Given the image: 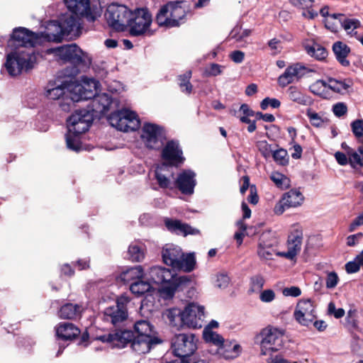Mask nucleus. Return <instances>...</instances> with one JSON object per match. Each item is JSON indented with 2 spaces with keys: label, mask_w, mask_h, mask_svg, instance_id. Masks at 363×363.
Segmentation results:
<instances>
[{
  "label": "nucleus",
  "mask_w": 363,
  "mask_h": 363,
  "mask_svg": "<svg viewBox=\"0 0 363 363\" xmlns=\"http://www.w3.org/2000/svg\"><path fill=\"white\" fill-rule=\"evenodd\" d=\"M96 339L109 344L112 347L118 348H123L131 342L133 350L139 354L149 352L153 346L161 342L158 337H134L133 333L128 330H116L98 336Z\"/></svg>",
  "instance_id": "obj_1"
},
{
  "label": "nucleus",
  "mask_w": 363,
  "mask_h": 363,
  "mask_svg": "<svg viewBox=\"0 0 363 363\" xmlns=\"http://www.w3.org/2000/svg\"><path fill=\"white\" fill-rule=\"evenodd\" d=\"M94 120L93 113L81 110L72 114L67 121V133L66 144L67 148L79 152L82 149L80 135L86 133Z\"/></svg>",
  "instance_id": "obj_2"
},
{
  "label": "nucleus",
  "mask_w": 363,
  "mask_h": 363,
  "mask_svg": "<svg viewBox=\"0 0 363 363\" xmlns=\"http://www.w3.org/2000/svg\"><path fill=\"white\" fill-rule=\"evenodd\" d=\"M146 275L155 284L162 285L160 294L164 299L172 298L176 291L189 281L186 277H177L173 270L160 266L150 267Z\"/></svg>",
  "instance_id": "obj_3"
},
{
  "label": "nucleus",
  "mask_w": 363,
  "mask_h": 363,
  "mask_svg": "<svg viewBox=\"0 0 363 363\" xmlns=\"http://www.w3.org/2000/svg\"><path fill=\"white\" fill-rule=\"evenodd\" d=\"M163 262L173 269L190 272L194 269L196 259L194 253L184 254L182 249L172 244H167L162 249Z\"/></svg>",
  "instance_id": "obj_4"
},
{
  "label": "nucleus",
  "mask_w": 363,
  "mask_h": 363,
  "mask_svg": "<svg viewBox=\"0 0 363 363\" xmlns=\"http://www.w3.org/2000/svg\"><path fill=\"white\" fill-rule=\"evenodd\" d=\"M50 26L56 28L57 33H48L47 36L50 40L55 42H61L64 35L79 36L82 28L79 15L74 13L63 15L60 22H54Z\"/></svg>",
  "instance_id": "obj_5"
},
{
  "label": "nucleus",
  "mask_w": 363,
  "mask_h": 363,
  "mask_svg": "<svg viewBox=\"0 0 363 363\" xmlns=\"http://www.w3.org/2000/svg\"><path fill=\"white\" fill-rule=\"evenodd\" d=\"M50 52L54 53L65 62H71L81 67L89 68L92 63V59L89 55L75 43L51 49Z\"/></svg>",
  "instance_id": "obj_6"
},
{
  "label": "nucleus",
  "mask_w": 363,
  "mask_h": 363,
  "mask_svg": "<svg viewBox=\"0 0 363 363\" xmlns=\"http://www.w3.org/2000/svg\"><path fill=\"white\" fill-rule=\"evenodd\" d=\"M255 342L259 345L262 355L271 354L282 347L283 333L276 328L267 327L255 337Z\"/></svg>",
  "instance_id": "obj_7"
},
{
  "label": "nucleus",
  "mask_w": 363,
  "mask_h": 363,
  "mask_svg": "<svg viewBox=\"0 0 363 363\" xmlns=\"http://www.w3.org/2000/svg\"><path fill=\"white\" fill-rule=\"evenodd\" d=\"M108 121L111 126L123 132L134 131L140 125L137 113L128 109L115 110L108 116Z\"/></svg>",
  "instance_id": "obj_8"
},
{
  "label": "nucleus",
  "mask_w": 363,
  "mask_h": 363,
  "mask_svg": "<svg viewBox=\"0 0 363 363\" xmlns=\"http://www.w3.org/2000/svg\"><path fill=\"white\" fill-rule=\"evenodd\" d=\"M100 88L101 83L97 79L82 75L79 79L65 78L55 88L48 89L47 91H98Z\"/></svg>",
  "instance_id": "obj_9"
},
{
  "label": "nucleus",
  "mask_w": 363,
  "mask_h": 363,
  "mask_svg": "<svg viewBox=\"0 0 363 363\" xmlns=\"http://www.w3.org/2000/svg\"><path fill=\"white\" fill-rule=\"evenodd\" d=\"M131 11L125 6L111 4L107 7L105 17L109 26L118 31H123L130 22Z\"/></svg>",
  "instance_id": "obj_10"
},
{
  "label": "nucleus",
  "mask_w": 363,
  "mask_h": 363,
  "mask_svg": "<svg viewBox=\"0 0 363 363\" xmlns=\"http://www.w3.org/2000/svg\"><path fill=\"white\" fill-rule=\"evenodd\" d=\"M89 96L86 101H89V106L92 112L99 114H105L108 111H113L118 108L119 103L118 100L113 99L111 94L107 92H93V94H86Z\"/></svg>",
  "instance_id": "obj_11"
},
{
  "label": "nucleus",
  "mask_w": 363,
  "mask_h": 363,
  "mask_svg": "<svg viewBox=\"0 0 363 363\" xmlns=\"http://www.w3.org/2000/svg\"><path fill=\"white\" fill-rule=\"evenodd\" d=\"M130 298L126 296H121L116 300V305L106 308L104 311L103 319L114 326H120L127 320L128 314L127 304Z\"/></svg>",
  "instance_id": "obj_12"
},
{
  "label": "nucleus",
  "mask_w": 363,
  "mask_h": 363,
  "mask_svg": "<svg viewBox=\"0 0 363 363\" xmlns=\"http://www.w3.org/2000/svg\"><path fill=\"white\" fill-rule=\"evenodd\" d=\"M152 21V16L146 9H138L134 11H131L127 28H129L130 35H142L149 29Z\"/></svg>",
  "instance_id": "obj_13"
},
{
  "label": "nucleus",
  "mask_w": 363,
  "mask_h": 363,
  "mask_svg": "<svg viewBox=\"0 0 363 363\" xmlns=\"http://www.w3.org/2000/svg\"><path fill=\"white\" fill-rule=\"evenodd\" d=\"M312 72L309 67L301 62H296L289 65L284 73L278 78V84L282 88L293 83H296L303 77Z\"/></svg>",
  "instance_id": "obj_14"
},
{
  "label": "nucleus",
  "mask_w": 363,
  "mask_h": 363,
  "mask_svg": "<svg viewBox=\"0 0 363 363\" xmlns=\"http://www.w3.org/2000/svg\"><path fill=\"white\" fill-rule=\"evenodd\" d=\"M302 240L303 231L301 227L298 224L293 225L288 236L287 251L277 252V255L293 260L301 251Z\"/></svg>",
  "instance_id": "obj_15"
},
{
  "label": "nucleus",
  "mask_w": 363,
  "mask_h": 363,
  "mask_svg": "<svg viewBox=\"0 0 363 363\" xmlns=\"http://www.w3.org/2000/svg\"><path fill=\"white\" fill-rule=\"evenodd\" d=\"M40 36L34 32L23 27L13 30V34L9 40V46L32 48L39 43Z\"/></svg>",
  "instance_id": "obj_16"
},
{
  "label": "nucleus",
  "mask_w": 363,
  "mask_h": 363,
  "mask_svg": "<svg viewBox=\"0 0 363 363\" xmlns=\"http://www.w3.org/2000/svg\"><path fill=\"white\" fill-rule=\"evenodd\" d=\"M194 335L179 334L172 340V347L176 356L184 358L191 355L196 349Z\"/></svg>",
  "instance_id": "obj_17"
},
{
  "label": "nucleus",
  "mask_w": 363,
  "mask_h": 363,
  "mask_svg": "<svg viewBox=\"0 0 363 363\" xmlns=\"http://www.w3.org/2000/svg\"><path fill=\"white\" fill-rule=\"evenodd\" d=\"M5 67L11 76L20 74L23 69L32 68L31 57L29 55L13 52L7 55Z\"/></svg>",
  "instance_id": "obj_18"
},
{
  "label": "nucleus",
  "mask_w": 363,
  "mask_h": 363,
  "mask_svg": "<svg viewBox=\"0 0 363 363\" xmlns=\"http://www.w3.org/2000/svg\"><path fill=\"white\" fill-rule=\"evenodd\" d=\"M48 97L52 99L57 100L58 104L64 111H69L76 103L86 101L89 96L86 94H93V92H61L57 95L55 92H48Z\"/></svg>",
  "instance_id": "obj_19"
},
{
  "label": "nucleus",
  "mask_w": 363,
  "mask_h": 363,
  "mask_svg": "<svg viewBox=\"0 0 363 363\" xmlns=\"http://www.w3.org/2000/svg\"><path fill=\"white\" fill-rule=\"evenodd\" d=\"M204 318V308L197 303H190L183 310L184 325L189 328H201Z\"/></svg>",
  "instance_id": "obj_20"
},
{
  "label": "nucleus",
  "mask_w": 363,
  "mask_h": 363,
  "mask_svg": "<svg viewBox=\"0 0 363 363\" xmlns=\"http://www.w3.org/2000/svg\"><path fill=\"white\" fill-rule=\"evenodd\" d=\"M65 3L69 11L89 21H94L100 16L99 11L91 9L89 0H65Z\"/></svg>",
  "instance_id": "obj_21"
},
{
  "label": "nucleus",
  "mask_w": 363,
  "mask_h": 363,
  "mask_svg": "<svg viewBox=\"0 0 363 363\" xmlns=\"http://www.w3.org/2000/svg\"><path fill=\"white\" fill-rule=\"evenodd\" d=\"M294 317L303 325H308L311 323L315 318L313 302L310 299L301 300L297 303Z\"/></svg>",
  "instance_id": "obj_22"
},
{
  "label": "nucleus",
  "mask_w": 363,
  "mask_h": 363,
  "mask_svg": "<svg viewBox=\"0 0 363 363\" xmlns=\"http://www.w3.org/2000/svg\"><path fill=\"white\" fill-rule=\"evenodd\" d=\"M162 159L168 165L177 166L183 163L184 158L182 156L178 142L170 140L167 143L162 152Z\"/></svg>",
  "instance_id": "obj_23"
},
{
  "label": "nucleus",
  "mask_w": 363,
  "mask_h": 363,
  "mask_svg": "<svg viewBox=\"0 0 363 363\" xmlns=\"http://www.w3.org/2000/svg\"><path fill=\"white\" fill-rule=\"evenodd\" d=\"M195 177L196 174L193 171L184 169L178 174L174 185L182 194L191 195L196 184Z\"/></svg>",
  "instance_id": "obj_24"
},
{
  "label": "nucleus",
  "mask_w": 363,
  "mask_h": 363,
  "mask_svg": "<svg viewBox=\"0 0 363 363\" xmlns=\"http://www.w3.org/2000/svg\"><path fill=\"white\" fill-rule=\"evenodd\" d=\"M141 137L147 147L157 148L160 145L162 130L155 124L146 123L143 128Z\"/></svg>",
  "instance_id": "obj_25"
},
{
  "label": "nucleus",
  "mask_w": 363,
  "mask_h": 363,
  "mask_svg": "<svg viewBox=\"0 0 363 363\" xmlns=\"http://www.w3.org/2000/svg\"><path fill=\"white\" fill-rule=\"evenodd\" d=\"M164 224L168 230L174 233L177 235H196L199 233L198 229L192 228L191 225L183 223L179 220H174L171 218H165Z\"/></svg>",
  "instance_id": "obj_26"
},
{
  "label": "nucleus",
  "mask_w": 363,
  "mask_h": 363,
  "mask_svg": "<svg viewBox=\"0 0 363 363\" xmlns=\"http://www.w3.org/2000/svg\"><path fill=\"white\" fill-rule=\"evenodd\" d=\"M164 224L168 230L174 233L177 235H196L199 233L198 229L192 228L191 225L183 223L179 220H174L171 218H165Z\"/></svg>",
  "instance_id": "obj_27"
},
{
  "label": "nucleus",
  "mask_w": 363,
  "mask_h": 363,
  "mask_svg": "<svg viewBox=\"0 0 363 363\" xmlns=\"http://www.w3.org/2000/svg\"><path fill=\"white\" fill-rule=\"evenodd\" d=\"M353 82L351 79H347L344 80H337L335 79H329L327 82L324 80H318L316 85L318 89H328L331 91H342L352 88Z\"/></svg>",
  "instance_id": "obj_28"
},
{
  "label": "nucleus",
  "mask_w": 363,
  "mask_h": 363,
  "mask_svg": "<svg viewBox=\"0 0 363 363\" xmlns=\"http://www.w3.org/2000/svg\"><path fill=\"white\" fill-rule=\"evenodd\" d=\"M172 1L164 5L156 16V22L159 26L167 28L177 27V20L172 18L171 13Z\"/></svg>",
  "instance_id": "obj_29"
},
{
  "label": "nucleus",
  "mask_w": 363,
  "mask_h": 363,
  "mask_svg": "<svg viewBox=\"0 0 363 363\" xmlns=\"http://www.w3.org/2000/svg\"><path fill=\"white\" fill-rule=\"evenodd\" d=\"M56 334L62 340H72L80 334V330L73 323H63L57 326Z\"/></svg>",
  "instance_id": "obj_30"
},
{
  "label": "nucleus",
  "mask_w": 363,
  "mask_h": 363,
  "mask_svg": "<svg viewBox=\"0 0 363 363\" xmlns=\"http://www.w3.org/2000/svg\"><path fill=\"white\" fill-rule=\"evenodd\" d=\"M240 352V345L235 342H225L217 348L216 354L225 359H232L237 357Z\"/></svg>",
  "instance_id": "obj_31"
},
{
  "label": "nucleus",
  "mask_w": 363,
  "mask_h": 363,
  "mask_svg": "<svg viewBox=\"0 0 363 363\" xmlns=\"http://www.w3.org/2000/svg\"><path fill=\"white\" fill-rule=\"evenodd\" d=\"M167 168L168 164L163 163L157 167L155 172V179L159 186L163 189L172 188L170 180V177H172V174L167 171Z\"/></svg>",
  "instance_id": "obj_32"
},
{
  "label": "nucleus",
  "mask_w": 363,
  "mask_h": 363,
  "mask_svg": "<svg viewBox=\"0 0 363 363\" xmlns=\"http://www.w3.org/2000/svg\"><path fill=\"white\" fill-rule=\"evenodd\" d=\"M282 198L284 199V203L286 205V208L298 207L304 201V196L298 189H291L285 193Z\"/></svg>",
  "instance_id": "obj_33"
},
{
  "label": "nucleus",
  "mask_w": 363,
  "mask_h": 363,
  "mask_svg": "<svg viewBox=\"0 0 363 363\" xmlns=\"http://www.w3.org/2000/svg\"><path fill=\"white\" fill-rule=\"evenodd\" d=\"M333 50L337 61L344 67L350 65L347 57L350 52V48L345 43L337 41L333 44Z\"/></svg>",
  "instance_id": "obj_34"
},
{
  "label": "nucleus",
  "mask_w": 363,
  "mask_h": 363,
  "mask_svg": "<svg viewBox=\"0 0 363 363\" xmlns=\"http://www.w3.org/2000/svg\"><path fill=\"white\" fill-rule=\"evenodd\" d=\"M164 316L169 320V324L178 329L184 325V320L183 318V311L179 308H173L167 310Z\"/></svg>",
  "instance_id": "obj_35"
},
{
  "label": "nucleus",
  "mask_w": 363,
  "mask_h": 363,
  "mask_svg": "<svg viewBox=\"0 0 363 363\" xmlns=\"http://www.w3.org/2000/svg\"><path fill=\"white\" fill-rule=\"evenodd\" d=\"M82 307L77 304L67 303L60 310V316L64 319H74L80 316Z\"/></svg>",
  "instance_id": "obj_36"
},
{
  "label": "nucleus",
  "mask_w": 363,
  "mask_h": 363,
  "mask_svg": "<svg viewBox=\"0 0 363 363\" xmlns=\"http://www.w3.org/2000/svg\"><path fill=\"white\" fill-rule=\"evenodd\" d=\"M144 272L141 266L138 265L134 267H130L125 271H123L120 274V279L124 282H130L134 280L138 281L143 278Z\"/></svg>",
  "instance_id": "obj_37"
},
{
  "label": "nucleus",
  "mask_w": 363,
  "mask_h": 363,
  "mask_svg": "<svg viewBox=\"0 0 363 363\" xmlns=\"http://www.w3.org/2000/svg\"><path fill=\"white\" fill-rule=\"evenodd\" d=\"M134 330L137 333L136 336L157 337L155 335L152 326L146 320H140L137 321L134 324Z\"/></svg>",
  "instance_id": "obj_38"
},
{
  "label": "nucleus",
  "mask_w": 363,
  "mask_h": 363,
  "mask_svg": "<svg viewBox=\"0 0 363 363\" xmlns=\"http://www.w3.org/2000/svg\"><path fill=\"white\" fill-rule=\"evenodd\" d=\"M347 154L349 157V164L354 168L363 167V147L357 150L348 148Z\"/></svg>",
  "instance_id": "obj_39"
},
{
  "label": "nucleus",
  "mask_w": 363,
  "mask_h": 363,
  "mask_svg": "<svg viewBox=\"0 0 363 363\" xmlns=\"http://www.w3.org/2000/svg\"><path fill=\"white\" fill-rule=\"evenodd\" d=\"M128 255L133 262L142 261L145 257L143 245L137 242L131 243L128 247Z\"/></svg>",
  "instance_id": "obj_40"
},
{
  "label": "nucleus",
  "mask_w": 363,
  "mask_h": 363,
  "mask_svg": "<svg viewBox=\"0 0 363 363\" xmlns=\"http://www.w3.org/2000/svg\"><path fill=\"white\" fill-rule=\"evenodd\" d=\"M182 1H172V18L177 20V26H179L186 16L185 9L182 6Z\"/></svg>",
  "instance_id": "obj_41"
},
{
  "label": "nucleus",
  "mask_w": 363,
  "mask_h": 363,
  "mask_svg": "<svg viewBox=\"0 0 363 363\" xmlns=\"http://www.w3.org/2000/svg\"><path fill=\"white\" fill-rule=\"evenodd\" d=\"M152 286L148 281L140 279L134 281L130 286V290L138 296L144 295L145 293L150 292Z\"/></svg>",
  "instance_id": "obj_42"
},
{
  "label": "nucleus",
  "mask_w": 363,
  "mask_h": 363,
  "mask_svg": "<svg viewBox=\"0 0 363 363\" xmlns=\"http://www.w3.org/2000/svg\"><path fill=\"white\" fill-rule=\"evenodd\" d=\"M306 50L310 56L318 60H324L328 55L325 48L317 43H313L312 45H306Z\"/></svg>",
  "instance_id": "obj_43"
},
{
  "label": "nucleus",
  "mask_w": 363,
  "mask_h": 363,
  "mask_svg": "<svg viewBox=\"0 0 363 363\" xmlns=\"http://www.w3.org/2000/svg\"><path fill=\"white\" fill-rule=\"evenodd\" d=\"M203 338L207 342L213 343L218 347H221L224 343V339L219 334L211 330V328H206L203 330Z\"/></svg>",
  "instance_id": "obj_44"
},
{
  "label": "nucleus",
  "mask_w": 363,
  "mask_h": 363,
  "mask_svg": "<svg viewBox=\"0 0 363 363\" xmlns=\"http://www.w3.org/2000/svg\"><path fill=\"white\" fill-rule=\"evenodd\" d=\"M277 252H275L274 249L269 244H266L265 242L261 241L259 243V247L257 250V253L259 257L261 259L269 260L272 259V256L276 254Z\"/></svg>",
  "instance_id": "obj_45"
},
{
  "label": "nucleus",
  "mask_w": 363,
  "mask_h": 363,
  "mask_svg": "<svg viewBox=\"0 0 363 363\" xmlns=\"http://www.w3.org/2000/svg\"><path fill=\"white\" fill-rule=\"evenodd\" d=\"M265 280L264 277L259 274L255 275L250 278L249 293H259L261 292Z\"/></svg>",
  "instance_id": "obj_46"
},
{
  "label": "nucleus",
  "mask_w": 363,
  "mask_h": 363,
  "mask_svg": "<svg viewBox=\"0 0 363 363\" xmlns=\"http://www.w3.org/2000/svg\"><path fill=\"white\" fill-rule=\"evenodd\" d=\"M341 24L351 36L357 35V33L355 30L360 26V22L357 19L345 18L341 21Z\"/></svg>",
  "instance_id": "obj_47"
},
{
  "label": "nucleus",
  "mask_w": 363,
  "mask_h": 363,
  "mask_svg": "<svg viewBox=\"0 0 363 363\" xmlns=\"http://www.w3.org/2000/svg\"><path fill=\"white\" fill-rule=\"evenodd\" d=\"M270 179L279 188H286L289 185V179L279 172H273L270 176Z\"/></svg>",
  "instance_id": "obj_48"
},
{
  "label": "nucleus",
  "mask_w": 363,
  "mask_h": 363,
  "mask_svg": "<svg viewBox=\"0 0 363 363\" xmlns=\"http://www.w3.org/2000/svg\"><path fill=\"white\" fill-rule=\"evenodd\" d=\"M272 157L274 161L280 165L284 166L289 162L288 153L284 149L280 148L277 150L273 151Z\"/></svg>",
  "instance_id": "obj_49"
},
{
  "label": "nucleus",
  "mask_w": 363,
  "mask_h": 363,
  "mask_svg": "<svg viewBox=\"0 0 363 363\" xmlns=\"http://www.w3.org/2000/svg\"><path fill=\"white\" fill-rule=\"evenodd\" d=\"M290 98L293 101L303 105H308L312 103L311 99L303 92H290Z\"/></svg>",
  "instance_id": "obj_50"
},
{
  "label": "nucleus",
  "mask_w": 363,
  "mask_h": 363,
  "mask_svg": "<svg viewBox=\"0 0 363 363\" xmlns=\"http://www.w3.org/2000/svg\"><path fill=\"white\" fill-rule=\"evenodd\" d=\"M191 71L186 72L183 75H180L179 77V87L182 90L185 91H191V85L189 83V79L191 78Z\"/></svg>",
  "instance_id": "obj_51"
},
{
  "label": "nucleus",
  "mask_w": 363,
  "mask_h": 363,
  "mask_svg": "<svg viewBox=\"0 0 363 363\" xmlns=\"http://www.w3.org/2000/svg\"><path fill=\"white\" fill-rule=\"evenodd\" d=\"M251 33V30L249 29L242 30L241 28L235 27L231 31V38L235 39L236 41H241L244 38L249 36Z\"/></svg>",
  "instance_id": "obj_52"
},
{
  "label": "nucleus",
  "mask_w": 363,
  "mask_h": 363,
  "mask_svg": "<svg viewBox=\"0 0 363 363\" xmlns=\"http://www.w3.org/2000/svg\"><path fill=\"white\" fill-rule=\"evenodd\" d=\"M215 283L218 288L225 289L229 285L230 278L227 274L220 273L216 275Z\"/></svg>",
  "instance_id": "obj_53"
},
{
  "label": "nucleus",
  "mask_w": 363,
  "mask_h": 363,
  "mask_svg": "<svg viewBox=\"0 0 363 363\" xmlns=\"http://www.w3.org/2000/svg\"><path fill=\"white\" fill-rule=\"evenodd\" d=\"M353 134L357 138L363 136V120L357 119L351 123Z\"/></svg>",
  "instance_id": "obj_54"
},
{
  "label": "nucleus",
  "mask_w": 363,
  "mask_h": 363,
  "mask_svg": "<svg viewBox=\"0 0 363 363\" xmlns=\"http://www.w3.org/2000/svg\"><path fill=\"white\" fill-rule=\"evenodd\" d=\"M257 147L261 154L265 158H268L272 155L273 151L271 148V145L268 144L267 142L260 141L258 143Z\"/></svg>",
  "instance_id": "obj_55"
},
{
  "label": "nucleus",
  "mask_w": 363,
  "mask_h": 363,
  "mask_svg": "<svg viewBox=\"0 0 363 363\" xmlns=\"http://www.w3.org/2000/svg\"><path fill=\"white\" fill-rule=\"evenodd\" d=\"M269 106L274 108H279L280 106V101L276 99L267 97L262 101L260 107L262 110H266Z\"/></svg>",
  "instance_id": "obj_56"
},
{
  "label": "nucleus",
  "mask_w": 363,
  "mask_h": 363,
  "mask_svg": "<svg viewBox=\"0 0 363 363\" xmlns=\"http://www.w3.org/2000/svg\"><path fill=\"white\" fill-rule=\"evenodd\" d=\"M259 298L264 303H269L275 298V293L272 289L261 291Z\"/></svg>",
  "instance_id": "obj_57"
},
{
  "label": "nucleus",
  "mask_w": 363,
  "mask_h": 363,
  "mask_svg": "<svg viewBox=\"0 0 363 363\" xmlns=\"http://www.w3.org/2000/svg\"><path fill=\"white\" fill-rule=\"evenodd\" d=\"M290 3L301 9H306L313 6L314 0H289Z\"/></svg>",
  "instance_id": "obj_58"
},
{
  "label": "nucleus",
  "mask_w": 363,
  "mask_h": 363,
  "mask_svg": "<svg viewBox=\"0 0 363 363\" xmlns=\"http://www.w3.org/2000/svg\"><path fill=\"white\" fill-rule=\"evenodd\" d=\"M328 311L329 314L333 315L336 318H342L345 315L344 309L341 308L336 309L335 305L333 302L328 304Z\"/></svg>",
  "instance_id": "obj_59"
},
{
  "label": "nucleus",
  "mask_w": 363,
  "mask_h": 363,
  "mask_svg": "<svg viewBox=\"0 0 363 363\" xmlns=\"http://www.w3.org/2000/svg\"><path fill=\"white\" fill-rule=\"evenodd\" d=\"M333 111L336 116L341 117L347 113V108L344 103L340 102L333 106Z\"/></svg>",
  "instance_id": "obj_60"
},
{
  "label": "nucleus",
  "mask_w": 363,
  "mask_h": 363,
  "mask_svg": "<svg viewBox=\"0 0 363 363\" xmlns=\"http://www.w3.org/2000/svg\"><path fill=\"white\" fill-rule=\"evenodd\" d=\"M282 293L285 296L297 297L301 295V291L297 286H291L289 288H284L282 291Z\"/></svg>",
  "instance_id": "obj_61"
},
{
  "label": "nucleus",
  "mask_w": 363,
  "mask_h": 363,
  "mask_svg": "<svg viewBox=\"0 0 363 363\" xmlns=\"http://www.w3.org/2000/svg\"><path fill=\"white\" fill-rule=\"evenodd\" d=\"M338 281V277L335 272H330L328 274L326 278V286L328 289L334 288Z\"/></svg>",
  "instance_id": "obj_62"
},
{
  "label": "nucleus",
  "mask_w": 363,
  "mask_h": 363,
  "mask_svg": "<svg viewBox=\"0 0 363 363\" xmlns=\"http://www.w3.org/2000/svg\"><path fill=\"white\" fill-rule=\"evenodd\" d=\"M223 68H224L223 66L213 63L207 69L206 72L208 75L217 76L222 73Z\"/></svg>",
  "instance_id": "obj_63"
},
{
  "label": "nucleus",
  "mask_w": 363,
  "mask_h": 363,
  "mask_svg": "<svg viewBox=\"0 0 363 363\" xmlns=\"http://www.w3.org/2000/svg\"><path fill=\"white\" fill-rule=\"evenodd\" d=\"M363 225V212L361 213L350 225L349 231L353 232L356 228Z\"/></svg>",
  "instance_id": "obj_64"
}]
</instances>
